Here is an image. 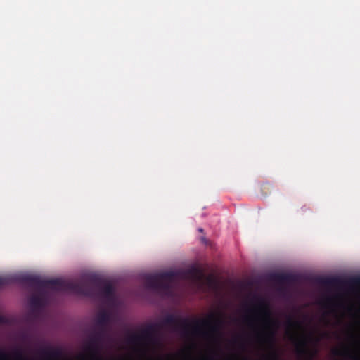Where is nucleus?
I'll list each match as a JSON object with an SVG mask.
<instances>
[{
    "instance_id": "obj_1",
    "label": "nucleus",
    "mask_w": 360,
    "mask_h": 360,
    "mask_svg": "<svg viewBox=\"0 0 360 360\" xmlns=\"http://www.w3.org/2000/svg\"><path fill=\"white\" fill-rule=\"evenodd\" d=\"M20 282L27 285L37 291L29 299L31 308L33 310H39L44 308L48 302L47 290L71 292V289H75L76 285L71 284L70 281L62 279H43L39 276L22 275L0 276V288Z\"/></svg>"
},
{
    "instance_id": "obj_2",
    "label": "nucleus",
    "mask_w": 360,
    "mask_h": 360,
    "mask_svg": "<svg viewBox=\"0 0 360 360\" xmlns=\"http://www.w3.org/2000/svg\"><path fill=\"white\" fill-rule=\"evenodd\" d=\"M223 319L219 315L210 314L207 319H181L173 314L167 315L159 325V328L163 326H174L176 330L181 329L184 335L190 333L192 328L195 335H201L205 338L218 336L223 325Z\"/></svg>"
},
{
    "instance_id": "obj_3",
    "label": "nucleus",
    "mask_w": 360,
    "mask_h": 360,
    "mask_svg": "<svg viewBox=\"0 0 360 360\" xmlns=\"http://www.w3.org/2000/svg\"><path fill=\"white\" fill-rule=\"evenodd\" d=\"M87 281L92 286L82 281H70L71 284L76 285L75 289H71V293L101 300L105 303L114 301V287L111 283L95 275L89 276Z\"/></svg>"
},
{
    "instance_id": "obj_4",
    "label": "nucleus",
    "mask_w": 360,
    "mask_h": 360,
    "mask_svg": "<svg viewBox=\"0 0 360 360\" xmlns=\"http://www.w3.org/2000/svg\"><path fill=\"white\" fill-rule=\"evenodd\" d=\"M257 304L255 309L264 318V330L257 334L258 340L271 348H273L276 342V335L280 323L278 319H271V313L267 303L262 298L257 297Z\"/></svg>"
},
{
    "instance_id": "obj_5",
    "label": "nucleus",
    "mask_w": 360,
    "mask_h": 360,
    "mask_svg": "<svg viewBox=\"0 0 360 360\" xmlns=\"http://www.w3.org/2000/svg\"><path fill=\"white\" fill-rule=\"evenodd\" d=\"M176 271H165L155 274H150L145 278V285L164 297H172L173 290L171 283L177 277Z\"/></svg>"
},
{
    "instance_id": "obj_6",
    "label": "nucleus",
    "mask_w": 360,
    "mask_h": 360,
    "mask_svg": "<svg viewBox=\"0 0 360 360\" xmlns=\"http://www.w3.org/2000/svg\"><path fill=\"white\" fill-rule=\"evenodd\" d=\"M285 326L288 331L287 334L289 339L292 341L296 346V351L300 355L308 354L307 339L306 336L298 337L295 333L290 332L292 329H300L302 327V321L294 319L292 316H288L285 321Z\"/></svg>"
},
{
    "instance_id": "obj_7",
    "label": "nucleus",
    "mask_w": 360,
    "mask_h": 360,
    "mask_svg": "<svg viewBox=\"0 0 360 360\" xmlns=\"http://www.w3.org/2000/svg\"><path fill=\"white\" fill-rule=\"evenodd\" d=\"M159 330V325L150 324L143 329L139 334H131L127 338L129 344L136 345L142 341L154 342L155 334Z\"/></svg>"
},
{
    "instance_id": "obj_8",
    "label": "nucleus",
    "mask_w": 360,
    "mask_h": 360,
    "mask_svg": "<svg viewBox=\"0 0 360 360\" xmlns=\"http://www.w3.org/2000/svg\"><path fill=\"white\" fill-rule=\"evenodd\" d=\"M321 285L328 287H338L342 285L357 286L360 285V276L353 277L347 281H344L338 277H328L320 278Z\"/></svg>"
},
{
    "instance_id": "obj_9",
    "label": "nucleus",
    "mask_w": 360,
    "mask_h": 360,
    "mask_svg": "<svg viewBox=\"0 0 360 360\" xmlns=\"http://www.w3.org/2000/svg\"><path fill=\"white\" fill-rule=\"evenodd\" d=\"M190 276L198 281H205L206 285L210 288H214L217 286V281L212 275L205 276L202 271L198 268H193L188 271Z\"/></svg>"
},
{
    "instance_id": "obj_10",
    "label": "nucleus",
    "mask_w": 360,
    "mask_h": 360,
    "mask_svg": "<svg viewBox=\"0 0 360 360\" xmlns=\"http://www.w3.org/2000/svg\"><path fill=\"white\" fill-rule=\"evenodd\" d=\"M39 354L48 360H58L62 358L63 352L59 348L52 347H43L39 350Z\"/></svg>"
},
{
    "instance_id": "obj_11",
    "label": "nucleus",
    "mask_w": 360,
    "mask_h": 360,
    "mask_svg": "<svg viewBox=\"0 0 360 360\" xmlns=\"http://www.w3.org/2000/svg\"><path fill=\"white\" fill-rule=\"evenodd\" d=\"M111 321V314L105 310L101 311L96 319V327L97 329L108 330V327Z\"/></svg>"
},
{
    "instance_id": "obj_12",
    "label": "nucleus",
    "mask_w": 360,
    "mask_h": 360,
    "mask_svg": "<svg viewBox=\"0 0 360 360\" xmlns=\"http://www.w3.org/2000/svg\"><path fill=\"white\" fill-rule=\"evenodd\" d=\"M272 279L281 283H290L295 281V277L290 274H275L272 276Z\"/></svg>"
},
{
    "instance_id": "obj_13",
    "label": "nucleus",
    "mask_w": 360,
    "mask_h": 360,
    "mask_svg": "<svg viewBox=\"0 0 360 360\" xmlns=\"http://www.w3.org/2000/svg\"><path fill=\"white\" fill-rule=\"evenodd\" d=\"M273 188L272 185L269 182L263 183L261 185V191L264 196H266L271 192Z\"/></svg>"
},
{
    "instance_id": "obj_14",
    "label": "nucleus",
    "mask_w": 360,
    "mask_h": 360,
    "mask_svg": "<svg viewBox=\"0 0 360 360\" xmlns=\"http://www.w3.org/2000/svg\"><path fill=\"white\" fill-rule=\"evenodd\" d=\"M15 359V360H34L33 359H29L24 356V354L22 350L17 349L14 352Z\"/></svg>"
},
{
    "instance_id": "obj_15",
    "label": "nucleus",
    "mask_w": 360,
    "mask_h": 360,
    "mask_svg": "<svg viewBox=\"0 0 360 360\" xmlns=\"http://www.w3.org/2000/svg\"><path fill=\"white\" fill-rule=\"evenodd\" d=\"M8 354L5 351L0 349V360H8Z\"/></svg>"
},
{
    "instance_id": "obj_16",
    "label": "nucleus",
    "mask_w": 360,
    "mask_h": 360,
    "mask_svg": "<svg viewBox=\"0 0 360 360\" xmlns=\"http://www.w3.org/2000/svg\"><path fill=\"white\" fill-rule=\"evenodd\" d=\"M333 354L337 356H342V355H345L346 354H347V352L346 349H345L344 351H341L339 349H335L333 351Z\"/></svg>"
},
{
    "instance_id": "obj_17",
    "label": "nucleus",
    "mask_w": 360,
    "mask_h": 360,
    "mask_svg": "<svg viewBox=\"0 0 360 360\" xmlns=\"http://www.w3.org/2000/svg\"><path fill=\"white\" fill-rule=\"evenodd\" d=\"M271 358L272 359V360H278V355H277V354L276 353L275 351L271 352Z\"/></svg>"
},
{
    "instance_id": "obj_18",
    "label": "nucleus",
    "mask_w": 360,
    "mask_h": 360,
    "mask_svg": "<svg viewBox=\"0 0 360 360\" xmlns=\"http://www.w3.org/2000/svg\"><path fill=\"white\" fill-rule=\"evenodd\" d=\"M80 359L82 360H86V356L84 355H80Z\"/></svg>"
},
{
    "instance_id": "obj_19",
    "label": "nucleus",
    "mask_w": 360,
    "mask_h": 360,
    "mask_svg": "<svg viewBox=\"0 0 360 360\" xmlns=\"http://www.w3.org/2000/svg\"><path fill=\"white\" fill-rule=\"evenodd\" d=\"M4 322V318L3 316H0V323Z\"/></svg>"
},
{
    "instance_id": "obj_20",
    "label": "nucleus",
    "mask_w": 360,
    "mask_h": 360,
    "mask_svg": "<svg viewBox=\"0 0 360 360\" xmlns=\"http://www.w3.org/2000/svg\"><path fill=\"white\" fill-rule=\"evenodd\" d=\"M198 231H199L200 232H202V231H203V229H202V228H200V229H198Z\"/></svg>"
},
{
    "instance_id": "obj_21",
    "label": "nucleus",
    "mask_w": 360,
    "mask_h": 360,
    "mask_svg": "<svg viewBox=\"0 0 360 360\" xmlns=\"http://www.w3.org/2000/svg\"><path fill=\"white\" fill-rule=\"evenodd\" d=\"M311 359H312V356H311L309 360H311Z\"/></svg>"
}]
</instances>
